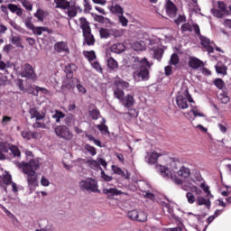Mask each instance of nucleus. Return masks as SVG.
I'll list each match as a JSON object with an SVG mask.
<instances>
[{"mask_svg": "<svg viewBox=\"0 0 231 231\" xmlns=\"http://www.w3.org/2000/svg\"><path fill=\"white\" fill-rule=\"evenodd\" d=\"M80 28L83 33V44H87V46H95V36L91 33V26H89V22L86 17L79 18Z\"/></svg>", "mask_w": 231, "mask_h": 231, "instance_id": "f03ea898", "label": "nucleus"}, {"mask_svg": "<svg viewBox=\"0 0 231 231\" xmlns=\"http://www.w3.org/2000/svg\"><path fill=\"white\" fill-rule=\"evenodd\" d=\"M180 62V56H178V53H173L170 60V64L172 66H176Z\"/></svg>", "mask_w": 231, "mask_h": 231, "instance_id": "de8ad7c7", "label": "nucleus"}, {"mask_svg": "<svg viewBox=\"0 0 231 231\" xmlns=\"http://www.w3.org/2000/svg\"><path fill=\"white\" fill-rule=\"evenodd\" d=\"M20 3L23 6L24 9L28 10L29 12H32L33 10V5L32 3L28 0H20Z\"/></svg>", "mask_w": 231, "mask_h": 231, "instance_id": "a19ab883", "label": "nucleus"}, {"mask_svg": "<svg viewBox=\"0 0 231 231\" xmlns=\"http://www.w3.org/2000/svg\"><path fill=\"white\" fill-rule=\"evenodd\" d=\"M112 171L114 174H117V176H122V178H125V180H131V173H129L128 171H126L125 174V172L122 171V168L115 165H112Z\"/></svg>", "mask_w": 231, "mask_h": 231, "instance_id": "412c9836", "label": "nucleus"}, {"mask_svg": "<svg viewBox=\"0 0 231 231\" xmlns=\"http://www.w3.org/2000/svg\"><path fill=\"white\" fill-rule=\"evenodd\" d=\"M186 198L188 199V203L191 204L192 203H196V197L194 196V194L192 192H188L186 194Z\"/></svg>", "mask_w": 231, "mask_h": 231, "instance_id": "5fc2aeb1", "label": "nucleus"}, {"mask_svg": "<svg viewBox=\"0 0 231 231\" xmlns=\"http://www.w3.org/2000/svg\"><path fill=\"white\" fill-rule=\"evenodd\" d=\"M10 145L8 142L0 143V160H6V155H5L8 151H10Z\"/></svg>", "mask_w": 231, "mask_h": 231, "instance_id": "aec40b11", "label": "nucleus"}, {"mask_svg": "<svg viewBox=\"0 0 231 231\" xmlns=\"http://www.w3.org/2000/svg\"><path fill=\"white\" fill-rule=\"evenodd\" d=\"M101 178L104 180V181H112L113 177L106 174V171L104 170H101Z\"/></svg>", "mask_w": 231, "mask_h": 231, "instance_id": "e2e57ef3", "label": "nucleus"}, {"mask_svg": "<svg viewBox=\"0 0 231 231\" xmlns=\"http://www.w3.org/2000/svg\"><path fill=\"white\" fill-rule=\"evenodd\" d=\"M151 63L147 60V58H143L138 63L134 65L135 71L133 73L134 79H142V80H149V69Z\"/></svg>", "mask_w": 231, "mask_h": 231, "instance_id": "f257e3e1", "label": "nucleus"}, {"mask_svg": "<svg viewBox=\"0 0 231 231\" xmlns=\"http://www.w3.org/2000/svg\"><path fill=\"white\" fill-rule=\"evenodd\" d=\"M21 77L33 80V79L37 78V75L33 70V67H32V65L29 63H25L22 68Z\"/></svg>", "mask_w": 231, "mask_h": 231, "instance_id": "9d476101", "label": "nucleus"}, {"mask_svg": "<svg viewBox=\"0 0 231 231\" xmlns=\"http://www.w3.org/2000/svg\"><path fill=\"white\" fill-rule=\"evenodd\" d=\"M187 21V18L185 15L180 14L177 19L174 20L175 24L180 25L181 23H185Z\"/></svg>", "mask_w": 231, "mask_h": 231, "instance_id": "bf43d9fd", "label": "nucleus"}, {"mask_svg": "<svg viewBox=\"0 0 231 231\" xmlns=\"http://www.w3.org/2000/svg\"><path fill=\"white\" fill-rule=\"evenodd\" d=\"M119 23H121L122 26H127V23H129V21L125 16H124V14H119Z\"/></svg>", "mask_w": 231, "mask_h": 231, "instance_id": "69168bd1", "label": "nucleus"}, {"mask_svg": "<svg viewBox=\"0 0 231 231\" xmlns=\"http://www.w3.org/2000/svg\"><path fill=\"white\" fill-rule=\"evenodd\" d=\"M42 32H48V27H35L32 29V32L35 35H42Z\"/></svg>", "mask_w": 231, "mask_h": 231, "instance_id": "49530a36", "label": "nucleus"}, {"mask_svg": "<svg viewBox=\"0 0 231 231\" xmlns=\"http://www.w3.org/2000/svg\"><path fill=\"white\" fill-rule=\"evenodd\" d=\"M177 174L180 178H184L185 180H187V178L190 177V169L187 168L186 166H181L177 171Z\"/></svg>", "mask_w": 231, "mask_h": 231, "instance_id": "393cba45", "label": "nucleus"}, {"mask_svg": "<svg viewBox=\"0 0 231 231\" xmlns=\"http://www.w3.org/2000/svg\"><path fill=\"white\" fill-rule=\"evenodd\" d=\"M180 165H181V162H180L179 158L171 157L170 159V167H171V171H173L174 172H176V171H178V169H180Z\"/></svg>", "mask_w": 231, "mask_h": 231, "instance_id": "bb28decb", "label": "nucleus"}, {"mask_svg": "<svg viewBox=\"0 0 231 231\" xmlns=\"http://www.w3.org/2000/svg\"><path fill=\"white\" fill-rule=\"evenodd\" d=\"M120 103L122 106H124V107L129 109L134 106V97L133 95H126L125 97H123V100H121Z\"/></svg>", "mask_w": 231, "mask_h": 231, "instance_id": "6ab92c4d", "label": "nucleus"}, {"mask_svg": "<svg viewBox=\"0 0 231 231\" xmlns=\"http://www.w3.org/2000/svg\"><path fill=\"white\" fill-rule=\"evenodd\" d=\"M188 64L189 68H192V69H199V68H203V61L198 58H191Z\"/></svg>", "mask_w": 231, "mask_h": 231, "instance_id": "4be33fe9", "label": "nucleus"}, {"mask_svg": "<svg viewBox=\"0 0 231 231\" xmlns=\"http://www.w3.org/2000/svg\"><path fill=\"white\" fill-rule=\"evenodd\" d=\"M162 156V153L156 152H147L144 158V162L149 163V165H154L158 162V157Z\"/></svg>", "mask_w": 231, "mask_h": 231, "instance_id": "dca6fc26", "label": "nucleus"}, {"mask_svg": "<svg viewBox=\"0 0 231 231\" xmlns=\"http://www.w3.org/2000/svg\"><path fill=\"white\" fill-rule=\"evenodd\" d=\"M136 221H139V223H145L147 221V214L143 211H139Z\"/></svg>", "mask_w": 231, "mask_h": 231, "instance_id": "37998d69", "label": "nucleus"}, {"mask_svg": "<svg viewBox=\"0 0 231 231\" xmlns=\"http://www.w3.org/2000/svg\"><path fill=\"white\" fill-rule=\"evenodd\" d=\"M52 118H54V120H56V123L59 124V122H60V119L66 118V114H64L60 110H56L55 114L52 116Z\"/></svg>", "mask_w": 231, "mask_h": 231, "instance_id": "f704fd0d", "label": "nucleus"}, {"mask_svg": "<svg viewBox=\"0 0 231 231\" xmlns=\"http://www.w3.org/2000/svg\"><path fill=\"white\" fill-rule=\"evenodd\" d=\"M29 95H33L34 97H39V87H29L27 89Z\"/></svg>", "mask_w": 231, "mask_h": 231, "instance_id": "a18cd8bd", "label": "nucleus"}, {"mask_svg": "<svg viewBox=\"0 0 231 231\" xmlns=\"http://www.w3.org/2000/svg\"><path fill=\"white\" fill-rule=\"evenodd\" d=\"M54 131L56 136L62 140H66L67 142L73 140V133H71V130H69L66 125H59L54 129Z\"/></svg>", "mask_w": 231, "mask_h": 231, "instance_id": "423d86ee", "label": "nucleus"}, {"mask_svg": "<svg viewBox=\"0 0 231 231\" xmlns=\"http://www.w3.org/2000/svg\"><path fill=\"white\" fill-rule=\"evenodd\" d=\"M54 50L57 53H65V55H69V47L68 43L65 42H58L54 44Z\"/></svg>", "mask_w": 231, "mask_h": 231, "instance_id": "4468645a", "label": "nucleus"}, {"mask_svg": "<svg viewBox=\"0 0 231 231\" xmlns=\"http://www.w3.org/2000/svg\"><path fill=\"white\" fill-rule=\"evenodd\" d=\"M140 211L134 209V210H130L127 213V217L129 219H131L132 221H136V219L138 218V214Z\"/></svg>", "mask_w": 231, "mask_h": 231, "instance_id": "4c0bfd02", "label": "nucleus"}, {"mask_svg": "<svg viewBox=\"0 0 231 231\" xmlns=\"http://www.w3.org/2000/svg\"><path fill=\"white\" fill-rule=\"evenodd\" d=\"M24 24L29 30H32V32L35 28V25H33V23H32V17H27L24 20Z\"/></svg>", "mask_w": 231, "mask_h": 231, "instance_id": "8fccbe9b", "label": "nucleus"}, {"mask_svg": "<svg viewBox=\"0 0 231 231\" xmlns=\"http://www.w3.org/2000/svg\"><path fill=\"white\" fill-rule=\"evenodd\" d=\"M189 102H194L189 90H186L182 94H179L176 97V104L180 109H187L189 107Z\"/></svg>", "mask_w": 231, "mask_h": 231, "instance_id": "39448f33", "label": "nucleus"}, {"mask_svg": "<svg viewBox=\"0 0 231 231\" xmlns=\"http://www.w3.org/2000/svg\"><path fill=\"white\" fill-rule=\"evenodd\" d=\"M29 115L32 119L35 118L36 122L44 120V118L46 117V114H44V112L42 111H39L36 107L30 108Z\"/></svg>", "mask_w": 231, "mask_h": 231, "instance_id": "2eb2a0df", "label": "nucleus"}, {"mask_svg": "<svg viewBox=\"0 0 231 231\" xmlns=\"http://www.w3.org/2000/svg\"><path fill=\"white\" fill-rule=\"evenodd\" d=\"M114 86L117 87L114 90V97L115 98H118L119 102H122L125 93L124 90L120 89V88H129V83L122 79H118L114 82Z\"/></svg>", "mask_w": 231, "mask_h": 231, "instance_id": "0eeeda50", "label": "nucleus"}, {"mask_svg": "<svg viewBox=\"0 0 231 231\" xmlns=\"http://www.w3.org/2000/svg\"><path fill=\"white\" fill-rule=\"evenodd\" d=\"M111 14H115L116 15H124V8L120 6L118 4L115 3V1L111 2V5L108 6Z\"/></svg>", "mask_w": 231, "mask_h": 231, "instance_id": "a211bd4d", "label": "nucleus"}, {"mask_svg": "<svg viewBox=\"0 0 231 231\" xmlns=\"http://www.w3.org/2000/svg\"><path fill=\"white\" fill-rule=\"evenodd\" d=\"M215 69L218 75H226V71L228 70V67L226 65H216Z\"/></svg>", "mask_w": 231, "mask_h": 231, "instance_id": "72a5a7b5", "label": "nucleus"}, {"mask_svg": "<svg viewBox=\"0 0 231 231\" xmlns=\"http://www.w3.org/2000/svg\"><path fill=\"white\" fill-rule=\"evenodd\" d=\"M102 192L105 194V196H107L108 199H113L115 196H120V194H122V190H119L116 188H105L103 189Z\"/></svg>", "mask_w": 231, "mask_h": 231, "instance_id": "f3484780", "label": "nucleus"}, {"mask_svg": "<svg viewBox=\"0 0 231 231\" xmlns=\"http://www.w3.org/2000/svg\"><path fill=\"white\" fill-rule=\"evenodd\" d=\"M166 14L169 17H176V14H178V7L171 0H166L165 3Z\"/></svg>", "mask_w": 231, "mask_h": 231, "instance_id": "ddd939ff", "label": "nucleus"}, {"mask_svg": "<svg viewBox=\"0 0 231 231\" xmlns=\"http://www.w3.org/2000/svg\"><path fill=\"white\" fill-rule=\"evenodd\" d=\"M12 183V175L10 173H6L3 177V184L4 185H10Z\"/></svg>", "mask_w": 231, "mask_h": 231, "instance_id": "864d4df0", "label": "nucleus"}, {"mask_svg": "<svg viewBox=\"0 0 231 231\" xmlns=\"http://www.w3.org/2000/svg\"><path fill=\"white\" fill-rule=\"evenodd\" d=\"M162 205L164 207V208L167 209V212H169L171 216V217H173V219H175L176 221H178V219H180V217H178L176 215H174V209L172 208V207H171V204L167 203V202H162Z\"/></svg>", "mask_w": 231, "mask_h": 231, "instance_id": "7c9ffc66", "label": "nucleus"}, {"mask_svg": "<svg viewBox=\"0 0 231 231\" xmlns=\"http://www.w3.org/2000/svg\"><path fill=\"white\" fill-rule=\"evenodd\" d=\"M23 174H26L29 189L32 192V190H35V188L39 185V182L37 181V173L35 171H28L25 170Z\"/></svg>", "mask_w": 231, "mask_h": 231, "instance_id": "6e6552de", "label": "nucleus"}, {"mask_svg": "<svg viewBox=\"0 0 231 231\" xmlns=\"http://www.w3.org/2000/svg\"><path fill=\"white\" fill-rule=\"evenodd\" d=\"M200 41H201V45L203 46V48H207V46L210 45V39H208L207 37H201Z\"/></svg>", "mask_w": 231, "mask_h": 231, "instance_id": "052dcab7", "label": "nucleus"}, {"mask_svg": "<svg viewBox=\"0 0 231 231\" xmlns=\"http://www.w3.org/2000/svg\"><path fill=\"white\" fill-rule=\"evenodd\" d=\"M77 71V65L75 63H69L65 66L64 72L66 77H73V73Z\"/></svg>", "mask_w": 231, "mask_h": 231, "instance_id": "5701e85b", "label": "nucleus"}, {"mask_svg": "<svg viewBox=\"0 0 231 231\" xmlns=\"http://www.w3.org/2000/svg\"><path fill=\"white\" fill-rule=\"evenodd\" d=\"M56 5L55 8H60L61 10H68L70 3L68 0H54Z\"/></svg>", "mask_w": 231, "mask_h": 231, "instance_id": "a878e982", "label": "nucleus"}, {"mask_svg": "<svg viewBox=\"0 0 231 231\" xmlns=\"http://www.w3.org/2000/svg\"><path fill=\"white\" fill-rule=\"evenodd\" d=\"M84 57L88 59L89 62H92V60H95L97 59V54L95 53V51H83Z\"/></svg>", "mask_w": 231, "mask_h": 231, "instance_id": "c756f323", "label": "nucleus"}, {"mask_svg": "<svg viewBox=\"0 0 231 231\" xmlns=\"http://www.w3.org/2000/svg\"><path fill=\"white\" fill-rule=\"evenodd\" d=\"M211 14H213L214 17L223 18V13L217 9H211Z\"/></svg>", "mask_w": 231, "mask_h": 231, "instance_id": "338daca9", "label": "nucleus"}, {"mask_svg": "<svg viewBox=\"0 0 231 231\" xmlns=\"http://www.w3.org/2000/svg\"><path fill=\"white\" fill-rule=\"evenodd\" d=\"M110 51L113 53H124V51H125V45H124V43H115L110 47Z\"/></svg>", "mask_w": 231, "mask_h": 231, "instance_id": "b1692460", "label": "nucleus"}, {"mask_svg": "<svg viewBox=\"0 0 231 231\" xmlns=\"http://www.w3.org/2000/svg\"><path fill=\"white\" fill-rule=\"evenodd\" d=\"M79 187L82 192H97L100 193L98 189V181L93 178H87L81 180L79 183Z\"/></svg>", "mask_w": 231, "mask_h": 231, "instance_id": "20e7f679", "label": "nucleus"}, {"mask_svg": "<svg viewBox=\"0 0 231 231\" xmlns=\"http://www.w3.org/2000/svg\"><path fill=\"white\" fill-rule=\"evenodd\" d=\"M163 53H164L163 49L162 48L155 49L153 52V57L154 59L160 61L163 57Z\"/></svg>", "mask_w": 231, "mask_h": 231, "instance_id": "c9c22d12", "label": "nucleus"}, {"mask_svg": "<svg viewBox=\"0 0 231 231\" xmlns=\"http://www.w3.org/2000/svg\"><path fill=\"white\" fill-rule=\"evenodd\" d=\"M9 151H11L13 156L17 157V158L21 157V151L19 150V148L17 146L11 145Z\"/></svg>", "mask_w": 231, "mask_h": 231, "instance_id": "c03bdc74", "label": "nucleus"}, {"mask_svg": "<svg viewBox=\"0 0 231 231\" xmlns=\"http://www.w3.org/2000/svg\"><path fill=\"white\" fill-rule=\"evenodd\" d=\"M156 170L166 180H171V181H173L175 183V185H181V189L183 190H189L187 186H183V180H181V179H180V177H178L177 175H172V173H171V170H169V168H166L162 165H157Z\"/></svg>", "mask_w": 231, "mask_h": 231, "instance_id": "7ed1b4c3", "label": "nucleus"}, {"mask_svg": "<svg viewBox=\"0 0 231 231\" xmlns=\"http://www.w3.org/2000/svg\"><path fill=\"white\" fill-rule=\"evenodd\" d=\"M107 66L110 69H116L118 68V62L115 59L109 58L107 60Z\"/></svg>", "mask_w": 231, "mask_h": 231, "instance_id": "58836bf2", "label": "nucleus"}, {"mask_svg": "<svg viewBox=\"0 0 231 231\" xmlns=\"http://www.w3.org/2000/svg\"><path fill=\"white\" fill-rule=\"evenodd\" d=\"M44 14L45 12L43 10L38 9L34 14V17L42 23V21H44Z\"/></svg>", "mask_w": 231, "mask_h": 231, "instance_id": "09e8293b", "label": "nucleus"}, {"mask_svg": "<svg viewBox=\"0 0 231 231\" xmlns=\"http://www.w3.org/2000/svg\"><path fill=\"white\" fill-rule=\"evenodd\" d=\"M92 16L94 17L95 21H97V23H104V21H107V18L102 16V15H98L97 14H92Z\"/></svg>", "mask_w": 231, "mask_h": 231, "instance_id": "4d7b16f0", "label": "nucleus"}, {"mask_svg": "<svg viewBox=\"0 0 231 231\" xmlns=\"http://www.w3.org/2000/svg\"><path fill=\"white\" fill-rule=\"evenodd\" d=\"M42 223L46 225L44 227L42 226ZM40 229H36L35 231H55V228H53V225L48 224V220H42V222L40 223Z\"/></svg>", "mask_w": 231, "mask_h": 231, "instance_id": "c85d7f7f", "label": "nucleus"}, {"mask_svg": "<svg viewBox=\"0 0 231 231\" xmlns=\"http://www.w3.org/2000/svg\"><path fill=\"white\" fill-rule=\"evenodd\" d=\"M200 187L204 190V192L207 194V198H214V196L211 195L210 189L207 184H201Z\"/></svg>", "mask_w": 231, "mask_h": 231, "instance_id": "13d9d810", "label": "nucleus"}, {"mask_svg": "<svg viewBox=\"0 0 231 231\" xmlns=\"http://www.w3.org/2000/svg\"><path fill=\"white\" fill-rule=\"evenodd\" d=\"M19 167L20 169H23V172H25V170L27 172H35V171L41 167V164L37 160H31L29 162H23L19 164Z\"/></svg>", "mask_w": 231, "mask_h": 231, "instance_id": "1a4fd4ad", "label": "nucleus"}, {"mask_svg": "<svg viewBox=\"0 0 231 231\" xmlns=\"http://www.w3.org/2000/svg\"><path fill=\"white\" fill-rule=\"evenodd\" d=\"M85 149L91 154V156H95L97 154V149L91 144H85Z\"/></svg>", "mask_w": 231, "mask_h": 231, "instance_id": "603ef678", "label": "nucleus"}, {"mask_svg": "<svg viewBox=\"0 0 231 231\" xmlns=\"http://www.w3.org/2000/svg\"><path fill=\"white\" fill-rule=\"evenodd\" d=\"M84 12L85 14H89V12H91V5L89 4V1L88 0H84Z\"/></svg>", "mask_w": 231, "mask_h": 231, "instance_id": "774afa93", "label": "nucleus"}, {"mask_svg": "<svg viewBox=\"0 0 231 231\" xmlns=\"http://www.w3.org/2000/svg\"><path fill=\"white\" fill-rule=\"evenodd\" d=\"M68 12V15L69 17H77V7L75 6H71V4L69 5V7L67 8Z\"/></svg>", "mask_w": 231, "mask_h": 231, "instance_id": "79ce46f5", "label": "nucleus"}, {"mask_svg": "<svg viewBox=\"0 0 231 231\" xmlns=\"http://www.w3.org/2000/svg\"><path fill=\"white\" fill-rule=\"evenodd\" d=\"M133 49L134 50V51H143V50H145V42H143V41L135 42L133 44Z\"/></svg>", "mask_w": 231, "mask_h": 231, "instance_id": "473e14b6", "label": "nucleus"}, {"mask_svg": "<svg viewBox=\"0 0 231 231\" xmlns=\"http://www.w3.org/2000/svg\"><path fill=\"white\" fill-rule=\"evenodd\" d=\"M79 84V79L73 77L66 76L61 84L62 89H74V88Z\"/></svg>", "mask_w": 231, "mask_h": 231, "instance_id": "f8f14e48", "label": "nucleus"}, {"mask_svg": "<svg viewBox=\"0 0 231 231\" xmlns=\"http://www.w3.org/2000/svg\"><path fill=\"white\" fill-rule=\"evenodd\" d=\"M99 35L101 39H108V37L111 35V32L108 29L101 28L99 29Z\"/></svg>", "mask_w": 231, "mask_h": 231, "instance_id": "ea45409f", "label": "nucleus"}, {"mask_svg": "<svg viewBox=\"0 0 231 231\" xmlns=\"http://www.w3.org/2000/svg\"><path fill=\"white\" fill-rule=\"evenodd\" d=\"M7 8L8 10H10V12H12V14H16V15H18L19 17L23 15V9L19 8L16 5L9 4L7 5Z\"/></svg>", "mask_w": 231, "mask_h": 231, "instance_id": "cd10ccee", "label": "nucleus"}, {"mask_svg": "<svg viewBox=\"0 0 231 231\" xmlns=\"http://www.w3.org/2000/svg\"><path fill=\"white\" fill-rule=\"evenodd\" d=\"M197 205L199 206L205 205L207 208H210V199H206L203 197H198Z\"/></svg>", "mask_w": 231, "mask_h": 231, "instance_id": "2f4dec72", "label": "nucleus"}, {"mask_svg": "<svg viewBox=\"0 0 231 231\" xmlns=\"http://www.w3.org/2000/svg\"><path fill=\"white\" fill-rule=\"evenodd\" d=\"M88 115L92 118V120H98V118H100V110L97 108L89 110Z\"/></svg>", "mask_w": 231, "mask_h": 231, "instance_id": "e433bc0d", "label": "nucleus"}, {"mask_svg": "<svg viewBox=\"0 0 231 231\" xmlns=\"http://www.w3.org/2000/svg\"><path fill=\"white\" fill-rule=\"evenodd\" d=\"M88 165L90 167V169H93L94 171H102V167L105 169L107 168V162L102 158H98L97 161L95 160H88L87 161ZM102 165V167L100 166Z\"/></svg>", "mask_w": 231, "mask_h": 231, "instance_id": "9b49d317", "label": "nucleus"}, {"mask_svg": "<svg viewBox=\"0 0 231 231\" xmlns=\"http://www.w3.org/2000/svg\"><path fill=\"white\" fill-rule=\"evenodd\" d=\"M219 97L222 104H228L230 102V97L226 93L223 92L219 95Z\"/></svg>", "mask_w": 231, "mask_h": 231, "instance_id": "3c124183", "label": "nucleus"}, {"mask_svg": "<svg viewBox=\"0 0 231 231\" xmlns=\"http://www.w3.org/2000/svg\"><path fill=\"white\" fill-rule=\"evenodd\" d=\"M91 65L94 68V69H96V71H97L98 73H102V66L98 61H95L91 63Z\"/></svg>", "mask_w": 231, "mask_h": 231, "instance_id": "680f3d73", "label": "nucleus"}, {"mask_svg": "<svg viewBox=\"0 0 231 231\" xmlns=\"http://www.w3.org/2000/svg\"><path fill=\"white\" fill-rule=\"evenodd\" d=\"M181 32H192V25L189 23H184L180 27Z\"/></svg>", "mask_w": 231, "mask_h": 231, "instance_id": "0e129e2a", "label": "nucleus"}, {"mask_svg": "<svg viewBox=\"0 0 231 231\" xmlns=\"http://www.w3.org/2000/svg\"><path fill=\"white\" fill-rule=\"evenodd\" d=\"M214 84L218 89H223V88H225V81L221 79H215Z\"/></svg>", "mask_w": 231, "mask_h": 231, "instance_id": "6e6d98bb", "label": "nucleus"}]
</instances>
